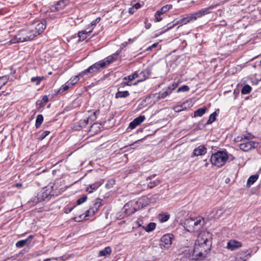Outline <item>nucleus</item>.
Returning <instances> with one entry per match:
<instances>
[{
	"instance_id": "3",
	"label": "nucleus",
	"mask_w": 261,
	"mask_h": 261,
	"mask_svg": "<svg viewBox=\"0 0 261 261\" xmlns=\"http://www.w3.org/2000/svg\"><path fill=\"white\" fill-rule=\"evenodd\" d=\"M229 159L230 161H233L235 158L231 154H228L226 151L218 150L212 155L210 161L212 165L220 168L223 166Z\"/></svg>"
},
{
	"instance_id": "10",
	"label": "nucleus",
	"mask_w": 261,
	"mask_h": 261,
	"mask_svg": "<svg viewBox=\"0 0 261 261\" xmlns=\"http://www.w3.org/2000/svg\"><path fill=\"white\" fill-rule=\"evenodd\" d=\"M29 27L30 31L34 35V37H35L44 31L46 28V24L41 21H36L29 25Z\"/></svg>"
},
{
	"instance_id": "56",
	"label": "nucleus",
	"mask_w": 261,
	"mask_h": 261,
	"mask_svg": "<svg viewBox=\"0 0 261 261\" xmlns=\"http://www.w3.org/2000/svg\"><path fill=\"white\" fill-rule=\"evenodd\" d=\"M188 102V101H186V102H183L181 105L179 106H181V109H182V111L187 110V108L186 106V104Z\"/></svg>"
},
{
	"instance_id": "40",
	"label": "nucleus",
	"mask_w": 261,
	"mask_h": 261,
	"mask_svg": "<svg viewBox=\"0 0 261 261\" xmlns=\"http://www.w3.org/2000/svg\"><path fill=\"white\" fill-rule=\"evenodd\" d=\"M123 80L124 82H123L122 84H124V85L125 86H130L131 84H129V82L134 80L130 74L128 75V76L124 77Z\"/></svg>"
},
{
	"instance_id": "64",
	"label": "nucleus",
	"mask_w": 261,
	"mask_h": 261,
	"mask_svg": "<svg viewBox=\"0 0 261 261\" xmlns=\"http://www.w3.org/2000/svg\"><path fill=\"white\" fill-rule=\"evenodd\" d=\"M133 9V8H131L129 9V13L133 14L134 12H133V10H132Z\"/></svg>"
},
{
	"instance_id": "55",
	"label": "nucleus",
	"mask_w": 261,
	"mask_h": 261,
	"mask_svg": "<svg viewBox=\"0 0 261 261\" xmlns=\"http://www.w3.org/2000/svg\"><path fill=\"white\" fill-rule=\"evenodd\" d=\"M12 187H16L18 189H20L22 187V184L21 183L18 182L16 183L12 186Z\"/></svg>"
},
{
	"instance_id": "45",
	"label": "nucleus",
	"mask_w": 261,
	"mask_h": 261,
	"mask_svg": "<svg viewBox=\"0 0 261 261\" xmlns=\"http://www.w3.org/2000/svg\"><path fill=\"white\" fill-rule=\"evenodd\" d=\"M115 184V179L112 178L108 180L106 185V187L108 189H110Z\"/></svg>"
},
{
	"instance_id": "6",
	"label": "nucleus",
	"mask_w": 261,
	"mask_h": 261,
	"mask_svg": "<svg viewBox=\"0 0 261 261\" xmlns=\"http://www.w3.org/2000/svg\"><path fill=\"white\" fill-rule=\"evenodd\" d=\"M17 42H23L25 41H30L33 40L35 37L34 35L30 30L29 27L23 29L18 31L15 36Z\"/></svg>"
},
{
	"instance_id": "16",
	"label": "nucleus",
	"mask_w": 261,
	"mask_h": 261,
	"mask_svg": "<svg viewBox=\"0 0 261 261\" xmlns=\"http://www.w3.org/2000/svg\"><path fill=\"white\" fill-rule=\"evenodd\" d=\"M242 246V244L241 242L235 240H230L227 243L226 248L233 251L238 249Z\"/></svg>"
},
{
	"instance_id": "57",
	"label": "nucleus",
	"mask_w": 261,
	"mask_h": 261,
	"mask_svg": "<svg viewBox=\"0 0 261 261\" xmlns=\"http://www.w3.org/2000/svg\"><path fill=\"white\" fill-rule=\"evenodd\" d=\"M141 7V5L139 3H137L135 4L133 7V8H135L136 9H138Z\"/></svg>"
},
{
	"instance_id": "26",
	"label": "nucleus",
	"mask_w": 261,
	"mask_h": 261,
	"mask_svg": "<svg viewBox=\"0 0 261 261\" xmlns=\"http://www.w3.org/2000/svg\"><path fill=\"white\" fill-rule=\"evenodd\" d=\"M258 178V175L254 174L250 176L247 181L246 186L249 188L253 184Z\"/></svg>"
},
{
	"instance_id": "1",
	"label": "nucleus",
	"mask_w": 261,
	"mask_h": 261,
	"mask_svg": "<svg viewBox=\"0 0 261 261\" xmlns=\"http://www.w3.org/2000/svg\"><path fill=\"white\" fill-rule=\"evenodd\" d=\"M212 244V233L205 231H201L195 240L193 250L190 253L186 251L185 255L190 260H203L211 251Z\"/></svg>"
},
{
	"instance_id": "20",
	"label": "nucleus",
	"mask_w": 261,
	"mask_h": 261,
	"mask_svg": "<svg viewBox=\"0 0 261 261\" xmlns=\"http://www.w3.org/2000/svg\"><path fill=\"white\" fill-rule=\"evenodd\" d=\"M145 120V117L144 115H140L139 117L135 118L133 121H132L129 125V127L131 129H134L138 125H140Z\"/></svg>"
},
{
	"instance_id": "37",
	"label": "nucleus",
	"mask_w": 261,
	"mask_h": 261,
	"mask_svg": "<svg viewBox=\"0 0 261 261\" xmlns=\"http://www.w3.org/2000/svg\"><path fill=\"white\" fill-rule=\"evenodd\" d=\"M9 76L7 75L0 77V89L6 84L9 80Z\"/></svg>"
},
{
	"instance_id": "44",
	"label": "nucleus",
	"mask_w": 261,
	"mask_h": 261,
	"mask_svg": "<svg viewBox=\"0 0 261 261\" xmlns=\"http://www.w3.org/2000/svg\"><path fill=\"white\" fill-rule=\"evenodd\" d=\"M27 241L25 240H21L18 241L16 243V246L17 248H22L27 244Z\"/></svg>"
},
{
	"instance_id": "4",
	"label": "nucleus",
	"mask_w": 261,
	"mask_h": 261,
	"mask_svg": "<svg viewBox=\"0 0 261 261\" xmlns=\"http://www.w3.org/2000/svg\"><path fill=\"white\" fill-rule=\"evenodd\" d=\"M204 219L201 217L187 219L184 223L185 229L190 232H195L200 230L204 225Z\"/></svg>"
},
{
	"instance_id": "27",
	"label": "nucleus",
	"mask_w": 261,
	"mask_h": 261,
	"mask_svg": "<svg viewBox=\"0 0 261 261\" xmlns=\"http://www.w3.org/2000/svg\"><path fill=\"white\" fill-rule=\"evenodd\" d=\"M100 128L98 124L93 123L91 125L90 128L88 130V133H90L91 135H93L94 134L97 133V131L99 130Z\"/></svg>"
},
{
	"instance_id": "62",
	"label": "nucleus",
	"mask_w": 261,
	"mask_h": 261,
	"mask_svg": "<svg viewBox=\"0 0 261 261\" xmlns=\"http://www.w3.org/2000/svg\"><path fill=\"white\" fill-rule=\"evenodd\" d=\"M158 44V43H154L153 44L151 45V46L149 47V49H151V48H155L157 46Z\"/></svg>"
},
{
	"instance_id": "31",
	"label": "nucleus",
	"mask_w": 261,
	"mask_h": 261,
	"mask_svg": "<svg viewBox=\"0 0 261 261\" xmlns=\"http://www.w3.org/2000/svg\"><path fill=\"white\" fill-rule=\"evenodd\" d=\"M80 77H82L79 75V74L77 75L74 76L70 78V79L67 82L68 83L70 86H72L75 85L80 80Z\"/></svg>"
},
{
	"instance_id": "8",
	"label": "nucleus",
	"mask_w": 261,
	"mask_h": 261,
	"mask_svg": "<svg viewBox=\"0 0 261 261\" xmlns=\"http://www.w3.org/2000/svg\"><path fill=\"white\" fill-rule=\"evenodd\" d=\"M181 83L180 80H178L177 82H173L171 85L168 86V87L165 89V90L163 92H159L158 93H155L154 94V97L156 98L157 100H160L161 99H164L170 95L173 91H174L179 85V84Z\"/></svg>"
},
{
	"instance_id": "7",
	"label": "nucleus",
	"mask_w": 261,
	"mask_h": 261,
	"mask_svg": "<svg viewBox=\"0 0 261 261\" xmlns=\"http://www.w3.org/2000/svg\"><path fill=\"white\" fill-rule=\"evenodd\" d=\"M106 68L105 62L102 60H100L90 66L88 68L84 70L79 73V75L83 77L85 75L88 73H95L101 69Z\"/></svg>"
},
{
	"instance_id": "49",
	"label": "nucleus",
	"mask_w": 261,
	"mask_h": 261,
	"mask_svg": "<svg viewBox=\"0 0 261 261\" xmlns=\"http://www.w3.org/2000/svg\"><path fill=\"white\" fill-rule=\"evenodd\" d=\"M50 134L49 131H44L39 137L38 139L40 141L43 140L47 136Z\"/></svg>"
},
{
	"instance_id": "12",
	"label": "nucleus",
	"mask_w": 261,
	"mask_h": 261,
	"mask_svg": "<svg viewBox=\"0 0 261 261\" xmlns=\"http://www.w3.org/2000/svg\"><path fill=\"white\" fill-rule=\"evenodd\" d=\"M101 200L99 198L96 199V202L85 213V217L93 216L99 210L101 206Z\"/></svg>"
},
{
	"instance_id": "15",
	"label": "nucleus",
	"mask_w": 261,
	"mask_h": 261,
	"mask_svg": "<svg viewBox=\"0 0 261 261\" xmlns=\"http://www.w3.org/2000/svg\"><path fill=\"white\" fill-rule=\"evenodd\" d=\"M173 235L168 233L164 235L161 239V245L165 248H169L172 244Z\"/></svg>"
},
{
	"instance_id": "54",
	"label": "nucleus",
	"mask_w": 261,
	"mask_h": 261,
	"mask_svg": "<svg viewBox=\"0 0 261 261\" xmlns=\"http://www.w3.org/2000/svg\"><path fill=\"white\" fill-rule=\"evenodd\" d=\"M130 75L132 76V78L134 80L136 78L140 76L139 74H138L137 71L134 72L133 73L130 74Z\"/></svg>"
},
{
	"instance_id": "2",
	"label": "nucleus",
	"mask_w": 261,
	"mask_h": 261,
	"mask_svg": "<svg viewBox=\"0 0 261 261\" xmlns=\"http://www.w3.org/2000/svg\"><path fill=\"white\" fill-rule=\"evenodd\" d=\"M215 7V6L212 5L208 8L201 9V10L194 13L181 16V18L179 20L176 21L177 25L179 24L178 28L184 24H186L192 21H195L198 18L209 14L210 13V10L213 9Z\"/></svg>"
},
{
	"instance_id": "30",
	"label": "nucleus",
	"mask_w": 261,
	"mask_h": 261,
	"mask_svg": "<svg viewBox=\"0 0 261 261\" xmlns=\"http://www.w3.org/2000/svg\"><path fill=\"white\" fill-rule=\"evenodd\" d=\"M112 252V249L110 247H107L104 249L100 250L99 253V256H106L110 254Z\"/></svg>"
},
{
	"instance_id": "46",
	"label": "nucleus",
	"mask_w": 261,
	"mask_h": 261,
	"mask_svg": "<svg viewBox=\"0 0 261 261\" xmlns=\"http://www.w3.org/2000/svg\"><path fill=\"white\" fill-rule=\"evenodd\" d=\"M160 184V180H154L152 181H150L148 184V187L151 189L155 187L156 186H158Z\"/></svg>"
},
{
	"instance_id": "50",
	"label": "nucleus",
	"mask_w": 261,
	"mask_h": 261,
	"mask_svg": "<svg viewBox=\"0 0 261 261\" xmlns=\"http://www.w3.org/2000/svg\"><path fill=\"white\" fill-rule=\"evenodd\" d=\"M75 207V205L72 207H70L69 206L67 205L64 208V213L66 214H68V213H70Z\"/></svg>"
},
{
	"instance_id": "14",
	"label": "nucleus",
	"mask_w": 261,
	"mask_h": 261,
	"mask_svg": "<svg viewBox=\"0 0 261 261\" xmlns=\"http://www.w3.org/2000/svg\"><path fill=\"white\" fill-rule=\"evenodd\" d=\"M70 0H60L51 6L50 9L53 12L59 11L64 9L69 5Z\"/></svg>"
},
{
	"instance_id": "28",
	"label": "nucleus",
	"mask_w": 261,
	"mask_h": 261,
	"mask_svg": "<svg viewBox=\"0 0 261 261\" xmlns=\"http://www.w3.org/2000/svg\"><path fill=\"white\" fill-rule=\"evenodd\" d=\"M219 111V109H217L216 111H215L210 115V116H209V118L207 120V122L206 123V124L207 125L212 124L216 120V116L218 115Z\"/></svg>"
},
{
	"instance_id": "18",
	"label": "nucleus",
	"mask_w": 261,
	"mask_h": 261,
	"mask_svg": "<svg viewBox=\"0 0 261 261\" xmlns=\"http://www.w3.org/2000/svg\"><path fill=\"white\" fill-rule=\"evenodd\" d=\"M134 203L133 201H129L126 203L123 207L124 212L127 215H130L134 214L136 211V209L134 207Z\"/></svg>"
},
{
	"instance_id": "17",
	"label": "nucleus",
	"mask_w": 261,
	"mask_h": 261,
	"mask_svg": "<svg viewBox=\"0 0 261 261\" xmlns=\"http://www.w3.org/2000/svg\"><path fill=\"white\" fill-rule=\"evenodd\" d=\"M207 152L206 147L203 145H200L195 148L192 154V157L203 155Z\"/></svg>"
},
{
	"instance_id": "13",
	"label": "nucleus",
	"mask_w": 261,
	"mask_h": 261,
	"mask_svg": "<svg viewBox=\"0 0 261 261\" xmlns=\"http://www.w3.org/2000/svg\"><path fill=\"white\" fill-rule=\"evenodd\" d=\"M66 189L67 187L64 185V182L62 184L60 180H57L52 187L53 195H59L64 192Z\"/></svg>"
},
{
	"instance_id": "51",
	"label": "nucleus",
	"mask_w": 261,
	"mask_h": 261,
	"mask_svg": "<svg viewBox=\"0 0 261 261\" xmlns=\"http://www.w3.org/2000/svg\"><path fill=\"white\" fill-rule=\"evenodd\" d=\"M145 28L146 29H149L151 27V23L148 22V19L146 18L145 21Z\"/></svg>"
},
{
	"instance_id": "11",
	"label": "nucleus",
	"mask_w": 261,
	"mask_h": 261,
	"mask_svg": "<svg viewBox=\"0 0 261 261\" xmlns=\"http://www.w3.org/2000/svg\"><path fill=\"white\" fill-rule=\"evenodd\" d=\"M172 8V5L171 4L166 5L162 7L155 13L154 15V22H158L161 21L163 19L162 15L171 10Z\"/></svg>"
},
{
	"instance_id": "63",
	"label": "nucleus",
	"mask_w": 261,
	"mask_h": 261,
	"mask_svg": "<svg viewBox=\"0 0 261 261\" xmlns=\"http://www.w3.org/2000/svg\"><path fill=\"white\" fill-rule=\"evenodd\" d=\"M229 181H230V178H227L225 180V182L226 183H227V184L228 183Z\"/></svg>"
},
{
	"instance_id": "59",
	"label": "nucleus",
	"mask_w": 261,
	"mask_h": 261,
	"mask_svg": "<svg viewBox=\"0 0 261 261\" xmlns=\"http://www.w3.org/2000/svg\"><path fill=\"white\" fill-rule=\"evenodd\" d=\"M141 200H142L143 201H146V202H148L149 201V198L146 196L142 197V198H141ZM147 204H148V203H147Z\"/></svg>"
},
{
	"instance_id": "29",
	"label": "nucleus",
	"mask_w": 261,
	"mask_h": 261,
	"mask_svg": "<svg viewBox=\"0 0 261 261\" xmlns=\"http://www.w3.org/2000/svg\"><path fill=\"white\" fill-rule=\"evenodd\" d=\"M129 95V93L128 91H118L115 93V98H126Z\"/></svg>"
},
{
	"instance_id": "34",
	"label": "nucleus",
	"mask_w": 261,
	"mask_h": 261,
	"mask_svg": "<svg viewBox=\"0 0 261 261\" xmlns=\"http://www.w3.org/2000/svg\"><path fill=\"white\" fill-rule=\"evenodd\" d=\"M156 227V224L154 222L149 223L145 227L144 226L143 228L146 230L147 232H150L153 231Z\"/></svg>"
},
{
	"instance_id": "52",
	"label": "nucleus",
	"mask_w": 261,
	"mask_h": 261,
	"mask_svg": "<svg viewBox=\"0 0 261 261\" xmlns=\"http://www.w3.org/2000/svg\"><path fill=\"white\" fill-rule=\"evenodd\" d=\"M243 137V140H248V141H250V140L253 138V136H251V134H247L246 135H244Z\"/></svg>"
},
{
	"instance_id": "38",
	"label": "nucleus",
	"mask_w": 261,
	"mask_h": 261,
	"mask_svg": "<svg viewBox=\"0 0 261 261\" xmlns=\"http://www.w3.org/2000/svg\"><path fill=\"white\" fill-rule=\"evenodd\" d=\"M170 218V215L166 213L161 214L159 215V219L161 222L167 221Z\"/></svg>"
},
{
	"instance_id": "41",
	"label": "nucleus",
	"mask_w": 261,
	"mask_h": 261,
	"mask_svg": "<svg viewBox=\"0 0 261 261\" xmlns=\"http://www.w3.org/2000/svg\"><path fill=\"white\" fill-rule=\"evenodd\" d=\"M177 25V23L176 22V21H175V20H174V21H173L172 22H170V23H169L167 24L166 26H165L164 28H166L164 32H167L168 31V30L172 29L173 28H174L175 26Z\"/></svg>"
},
{
	"instance_id": "48",
	"label": "nucleus",
	"mask_w": 261,
	"mask_h": 261,
	"mask_svg": "<svg viewBox=\"0 0 261 261\" xmlns=\"http://www.w3.org/2000/svg\"><path fill=\"white\" fill-rule=\"evenodd\" d=\"M87 199V196L86 195H83L80 198H79L77 201L76 203L77 205H80L85 202Z\"/></svg>"
},
{
	"instance_id": "58",
	"label": "nucleus",
	"mask_w": 261,
	"mask_h": 261,
	"mask_svg": "<svg viewBox=\"0 0 261 261\" xmlns=\"http://www.w3.org/2000/svg\"><path fill=\"white\" fill-rule=\"evenodd\" d=\"M43 261H58L57 258L51 257L44 259Z\"/></svg>"
},
{
	"instance_id": "35",
	"label": "nucleus",
	"mask_w": 261,
	"mask_h": 261,
	"mask_svg": "<svg viewBox=\"0 0 261 261\" xmlns=\"http://www.w3.org/2000/svg\"><path fill=\"white\" fill-rule=\"evenodd\" d=\"M45 79L44 76H36L32 77L31 79V81L33 83H35L36 85H39L41 82Z\"/></svg>"
},
{
	"instance_id": "33",
	"label": "nucleus",
	"mask_w": 261,
	"mask_h": 261,
	"mask_svg": "<svg viewBox=\"0 0 261 261\" xmlns=\"http://www.w3.org/2000/svg\"><path fill=\"white\" fill-rule=\"evenodd\" d=\"M52 195H53V193H51L50 191L46 190L42 193V196L40 198V199L41 200H45L46 199H49Z\"/></svg>"
},
{
	"instance_id": "23",
	"label": "nucleus",
	"mask_w": 261,
	"mask_h": 261,
	"mask_svg": "<svg viewBox=\"0 0 261 261\" xmlns=\"http://www.w3.org/2000/svg\"><path fill=\"white\" fill-rule=\"evenodd\" d=\"M87 30H82L78 32L77 37L79 38V41H83L85 40L87 38L88 35L91 33V31Z\"/></svg>"
},
{
	"instance_id": "42",
	"label": "nucleus",
	"mask_w": 261,
	"mask_h": 261,
	"mask_svg": "<svg viewBox=\"0 0 261 261\" xmlns=\"http://www.w3.org/2000/svg\"><path fill=\"white\" fill-rule=\"evenodd\" d=\"M70 85H69V84H68V83H66L65 84H64V85H62V87H61V88H60L59 89V90H58V91L57 93H58V94H60V93H63V92H64V91H66V90H68V89H69V88H70Z\"/></svg>"
},
{
	"instance_id": "21",
	"label": "nucleus",
	"mask_w": 261,
	"mask_h": 261,
	"mask_svg": "<svg viewBox=\"0 0 261 261\" xmlns=\"http://www.w3.org/2000/svg\"><path fill=\"white\" fill-rule=\"evenodd\" d=\"M103 180L100 179L95 181L94 183L90 185L87 188L86 191L89 193H92L94 191L96 190L102 184Z\"/></svg>"
},
{
	"instance_id": "60",
	"label": "nucleus",
	"mask_w": 261,
	"mask_h": 261,
	"mask_svg": "<svg viewBox=\"0 0 261 261\" xmlns=\"http://www.w3.org/2000/svg\"><path fill=\"white\" fill-rule=\"evenodd\" d=\"M83 215H81L79 216V218H77V217H75L74 218V220L75 221H81L82 219V216H83Z\"/></svg>"
},
{
	"instance_id": "25",
	"label": "nucleus",
	"mask_w": 261,
	"mask_h": 261,
	"mask_svg": "<svg viewBox=\"0 0 261 261\" xmlns=\"http://www.w3.org/2000/svg\"><path fill=\"white\" fill-rule=\"evenodd\" d=\"M207 108L205 106H203L201 108L198 109L196 110L194 113V117H201L203 116L206 112Z\"/></svg>"
},
{
	"instance_id": "32",
	"label": "nucleus",
	"mask_w": 261,
	"mask_h": 261,
	"mask_svg": "<svg viewBox=\"0 0 261 261\" xmlns=\"http://www.w3.org/2000/svg\"><path fill=\"white\" fill-rule=\"evenodd\" d=\"M43 121V116L42 114H39L37 116L36 122H35V127L37 128H39L42 122Z\"/></svg>"
},
{
	"instance_id": "43",
	"label": "nucleus",
	"mask_w": 261,
	"mask_h": 261,
	"mask_svg": "<svg viewBox=\"0 0 261 261\" xmlns=\"http://www.w3.org/2000/svg\"><path fill=\"white\" fill-rule=\"evenodd\" d=\"M190 90V88L187 85H183L179 87L177 90V93L188 92Z\"/></svg>"
},
{
	"instance_id": "9",
	"label": "nucleus",
	"mask_w": 261,
	"mask_h": 261,
	"mask_svg": "<svg viewBox=\"0 0 261 261\" xmlns=\"http://www.w3.org/2000/svg\"><path fill=\"white\" fill-rule=\"evenodd\" d=\"M238 141L241 142L239 145L240 149L244 151L247 152L249 150L257 147L258 143L254 141H250L246 140H243V137H238Z\"/></svg>"
},
{
	"instance_id": "24",
	"label": "nucleus",
	"mask_w": 261,
	"mask_h": 261,
	"mask_svg": "<svg viewBox=\"0 0 261 261\" xmlns=\"http://www.w3.org/2000/svg\"><path fill=\"white\" fill-rule=\"evenodd\" d=\"M101 18L100 17L96 18L95 20H93L88 25V27L87 28L86 30H89L91 31V33H92L97 24L99 22Z\"/></svg>"
},
{
	"instance_id": "53",
	"label": "nucleus",
	"mask_w": 261,
	"mask_h": 261,
	"mask_svg": "<svg viewBox=\"0 0 261 261\" xmlns=\"http://www.w3.org/2000/svg\"><path fill=\"white\" fill-rule=\"evenodd\" d=\"M181 106H176L173 107V109L175 112H180L182 111V109H181Z\"/></svg>"
},
{
	"instance_id": "5",
	"label": "nucleus",
	"mask_w": 261,
	"mask_h": 261,
	"mask_svg": "<svg viewBox=\"0 0 261 261\" xmlns=\"http://www.w3.org/2000/svg\"><path fill=\"white\" fill-rule=\"evenodd\" d=\"M100 113V111L97 110L93 113L92 115L89 116L87 119L80 120L79 122L74 123L73 129L75 130H80L86 128L88 125H91L93 121L96 120L97 116Z\"/></svg>"
},
{
	"instance_id": "47",
	"label": "nucleus",
	"mask_w": 261,
	"mask_h": 261,
	"mask_svg": "<svg viewBox=\"0 0 261 261\" xmlns=\"http://www.w3.org/2000/svg\"><path fill=\"white\" fill-rule=\"evenodd\" d=\"M247 252V251H241L239 252L237 254V258H240L241 259H243V260H245L246 259H244V258L246 257V256H243L246 254Z\"/></svg>"
},
{
	"instance_id": "22",
	"label": "nucleus",
	"mask_w": 261,
	"mask_h": 261,
	"mask_svg": "<svg viewBox=\"0 0 261 261\" xmlns=\"http://www.w3.org/2000/svg\"><path fill=\"white\" fill-rule=\"evenodd\" d=\"M151 74L150 70L148 68L145 69L143 70H142L141 72L139 73V77L140 79H138V82H144L147 79L149 78V76H150Z\"/></svg>"
},
{
	"instance_id": "19",
	"label": "nucleus",
	"mask_w": 261,
	"mask_h": 261,
	"mask_svg": "<svg viewBox=\"0 0 261 261\" xmlns=\"http://www.w3.org/2000/svg\"><path fill=\"white\" fill-rule=\"evenodd\" d=\"M120 51L118 50L114 54L110 56H109L108 57H106L103 60H101L104 62H105L106 67H107V66L110 65V64L115 62L117 60L118 55L120 54Z\"/></svg>"
},
{
	"instance_id": "61",
	"label": "nucleus",
	"mask_w": 261,
	"mask_h": 261,
	"mask_svg": "<svg viewBox=\"0 0 261 261\" xmlns=\"http://www.w3.org/2000/svg\"><path fill=\"white\" fill-rule=\"evenodd\" d=\"M33 238V236H30L27 239H25V240H27V243H28Z\"/></svg>"
},
{
	"instance_id": "39",
	"label": "nucleus",
	"mask_w": 261,
	"mask_h": 261,
	"mask_svg": "<svg viewBox=\"0 0 261 261\" xmlns=\"http://www.w3.org/2000/svg\"><path fill=\"white\" fill-rule=\"evenodd\" d=\"M49 101L48 97L47 95H44L39 103L37 102V105L40 108L43 107Z\"/></svg>"
},
{
	"instance_id": "36",
	"label": "nucleus",
	"mask_w": 261,
	"mask_h": 261,
	"mask_svg": "<svg viewBox=\"0 0 261 261\" xmlns=\"http://www.w3.org/2000/svg\"><path fill=\"white\" fill-rule=\"evenodd\" d=\"M252 87L250 85L248 84L245 85L243 86L241 90V93L242 94H248L250 93Z\"/></svg>"
}]
</instances>
